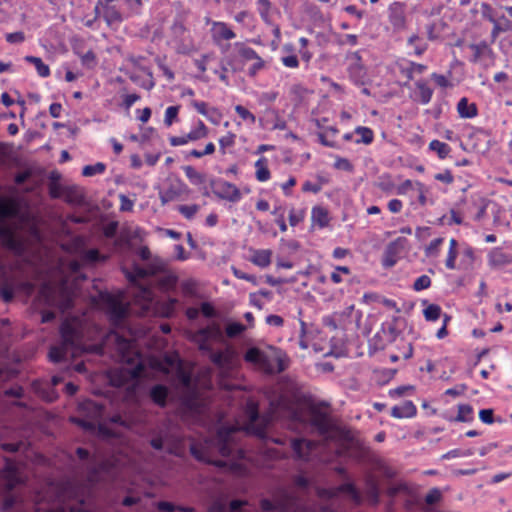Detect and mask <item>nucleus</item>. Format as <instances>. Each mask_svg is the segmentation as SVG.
<instances>
[{
    "mask_svg": "<svg viewBox=\"0 0 512 512\" xmlns=\"http://www.w3.org/2000/svg\"><path fill=\"white\" fill-rule=\"evenodd\" d=\"M79 412L82 416H73L70 421L84 431L94 432L98 429L99 433L104 436H114L115 434L105 425L99 423L103 415V406L95 401L86 400L79 404Z\"/></svg>",
    "mask_w": 512,
    "mask_h": 512,
    "instance_id": "nucleus-1",
    "label": "nucleus"
},
{
    "mask_svg": "<svg viewBox=\"0 0 512 512\" xmlns=\"http://www.w3.org/2000/svg\"><path fill=\"white\" fill-rule=\"evenodd\" d=\"M260 506L263 512H301L300 499L287 490H282L273 499H262Z\"/></svg>",
    "mask_w": 512,
    "mask_h": 512,
    "instance_id": "nucleus-2",
    "label": "nucleus"
},
{
    "mask_svg": "<svg viewBox=\"0 0 512 512\" xmlns=\"http://www.w3.org/2000/svg\"><path fill=\"white\" fill-rule=\"evenodd\" d=\"M239 429L234 426L221 427L215 437V445L218 452L223 457L237 456L242 458L244 451L236 444V434Z\"/></svg>",
    "mask_w": 512,
    "mask_h": 512,
    "instance_id": "nucleus-3",
    "label": "nucleus"
},
{
    "mask_svg": "<svg viewBox=\"0 0 512 512\" xmlns=\"http://www.w3.org/2000/svg\"><path fill=\"white\" fill-rule=\"evenodd\" d=\"M0 245L16 255H22L25 251L23 240L16 234L15 229L0 219Z\"/></svg>",
    "mask_w": 512,
    "mask_h": 512,
    "instance_id": "nucleus-4",
    "label": "nucleus"
},
{
    "mask_svg": "<svg viewBox=\"0 0 512 512\" xmlns=\"http://www.w3.org/2000/svg\"><path fill=\"white\" fill-rule=\"evenodd\" d=\"M210 186L216 197L222 200H227L232 203L240 201L242 194L236 185L222 180V179H211Z\"/></svg>",
    "mask_w": 512,
    "mask_h": 512,
    "instance_id": "nucleus-5",
    "label": "nucleus"
},
{
    "mask_svg": "<svg viewBox=\"0 0 512 512\" xmlns=\"http://www.w3.org/2000/svg\"><path fill=\"white\" fill-rule=\"evenodd\" d=\"M164 262L159 258H154L147 267H141L138 264H134L132 271L123 269L126 278L129 282L135 283L138 279H143L151 275H155L158 272L163 271Z\"/></svg>",
    "mask_w": 512,
    "mask_h": 512,
    "instance_id": "nucleus-6",
    "label": "nucleus"
},
{
    "mask_svg": "<svg viewBox=\"0 0 512 512\" xmlns=\"http://www.w3.org/2000/svg\"><path fill=\"white\" fill-rule=\"evenodd\" d=\"M309 423L322 437H328L333 430V424L328 413L316 406L310 408Z\"/></svg>",
    "mask_w": 512,
    "mask_h": 512,
    "instance_id": "nucleus-7",
    "label": "nucleus"
},
{
    "mask_svg": "<svg viewBox=\"0 0 512 512\" xmlns=\"http://www.w3.org/2000/svg\"><path fill=\"white\" fill-rule=\"evenodd\" d=\"M346 59L349 61V65L347 67L349 78L356 85H363L367 72L365 66L362 63V58L359 51L347 53Z\"/></svg>",
    "mask_w": 512,
    "mask_h": 512,
    "instance_id": "nucleus-8",
    "label": "nucleus"
},
{
    "mask_svg": "<svg viewBox=\"0 0 512 512\" xmlns=\"http://www.w3.org/2000/svg\"><path fill=\"white\" fill-rule=\"evenodd\" d=\"M144 371V366L142 363H138L133 368H122L118 371H115L111 377L110 382L113 386L123 387L129 381L138 380Z\"/></svg>",
    "mask_w": 512,
    "mask_h": 512,
    "instance_id": "nucleus-9",
    "label": "nucleus"
},
{
    "mask_svg": "<svg viewBox=\"0 0 512 512\" xmlns=\"http://www.w3.org/2000/svg\"><path fill=\"white\" fill-rule=\"evenodd\" d=\"M388 20L394 31H402L406 28L405 4L393 2L388 8Z\"/></svg>",
    "mask_w": 512,
    "mask_h": 512,
    "instance_id": "nucleus-10",
    "label": "nucleus"
},
{
    "mask_svg": "<svg viewBox=\"0 0 512 512\" xmlns=\"http://www.w3.org/2000/svg\"><path fill=\"white\" fill-rule=\"evenodd\" d=\"M317 444L313 440L305 438H293L291 439V448L294 456L298 460L308 461L311 452L316 448Z\"/></svg>",
    "mask_w": 512,
    "mask_h": 512,
    "instance_id": "nucleus-11",
    "label": "nucleus"
},
{
    "mask_svg": "<svg viewBox=\"0 0 512 512\" xmlns=\"http://www.w3.org/2000/svg\"><path fill=\"white\" fill-rule=\"evenodd\" d=\"M207 135L208 128L203 123V121L199 120L197 127L191 130L187 135L170 137V144L172 146H182L187 144L188 141H197L199 139L205 138Z\"/></svg>",
    "mask_w": 512,
    "mask_h": 512,
    "instance_id": "nucleus-12",
    "label": "nucleus"
},
{
    "mask_svg": "<svg viewBox=\"0 0 512 512\" xmlns=\"http://www.w3.org/2000/svg\"><path fill=\"white\" fill-rule=\"evenodd\" d=\"M188 190L187 185L179 179L172 181L169 187L159 192V198L163 205L167 204L186 193Z\"/></svg>",
    "mask_w": 512,
    "mask_h": 512,
    "instance_id": "nucleus-13",
    "label": "nucleus"
},
{
    "mask_svg": "<svg viewBox=\"0 0 512 512\" xmlns=\"http://www.w3.org/2000/svg\"><path fill=\"white\" fill-rule=\"evenodd\" d=\"M60 336L62 344L70 347L72 350L77 348L78 332L77 329L68 321H64L60 326Z\"/></svg>",
    "mask_w": 512,
    "mask_h": 512,
    "instance_id": "nucleus-14",
    "label": "nucleus"
},
{
    "mask_svg": "<svg viewBox=\"0 0 512 512\" xmlns=\"http://www.w3.org/2000/svg\"><path fill=\"white\" fill-rule=\"evenodd\" d=\"M235 37L236 34L225 22H212V38L216 44H218L221 40H231Z\"/></svg>",
    "mask_w": 512,
    "mask_h": 512,
    "instance_id": "nucleus-15",
    "label": "nucleus"
},
{
    "mask_svg": "<svg viewBox=\"0 0 512 512\" xmlns=\"http://www.w3.org/2000/svg\"><path fill=\"white\" fill-rule=\"evenodd\" d=\"M259 419V412L256 406H252L249 409V423L247 424V431L252 433L253 435L264 438L265 437V424H258L257 421Z\"/></svg>",
    "mask_w": 512,
    "mask_h": 512,
    "instance_id": "nucleus-16",
    "label": "nucleus"
},
{
    "mask_svg": "<svg viewBox=\"0 0 512 512\" xmlns=\"http://www.w3.org/2000/svg\"><path fill=\"white\" fill-rule=\"evenodd\" d=\"M190 452H191L192 456L196 460H198L200 462L213 464V465H215L217 467H225L227 465V462L225 460H213V459H211L209 457L205 447L193 444L190 447Z\"/></svg>",
    "mask_w": 512,
    "mask_h": 512,
    "instance_id": "nucleus-17",
    "label": "nucleus"
},
{
    "mask_svg": "<svg viewBox=\"0 0 512 512\" xmlns=\"http://www.w3.org/2000/svg\"><path fill=\"white\" fill-rule=\"evenodd\" d=\"M64 200L72 205H83L85 197L82 189L78 186H67L63 189Z\"/></svg>",
    "mask_w": 512,
    "mask_h": 512,
    "instance_id": "nucleus-18",
    "label": "nucleus"
},
{
    "mask_svg": "<svg viewBox=\"0 0 512 512\" xmlns=\"http://www.w3.org/2000/svg\"><path fill=\"white\" fill-rule=\"evenodd\" d=\"M417 409L412 401H405L391 409V416L397 419L411 418L416 415Z\"/></svg>",
    "mask_w": 512,
    "mask_h": 512,
    "instance_id": "nucleus-19",
    "label": "nucleus"
},
{
    "mask_svg": "<svg viewBox=\"0 0 512 512\" xmlns=\"http://www.w3.org/2000/svg\"><path fill=\"white\" fill-rule=\"evenodd\" d=\"M102 17L108 26L119 25L123 21V16L115 5H103Z\"/></svg>",
    "mask_w": 512,
    "mask_h": 512,
    "instance_id": "nucleus-20",
    "label": "nucleus"
},
{
    "mask_svg": "<svg viewBox=\"0 0 512 512\" xmlns=\"http://www.w3.org/2000/svg\"><path fill=\"white\" fill-rule=\"evenodd\" d=\"M400 238L397 241L391 242L385 252L382 264L385 268H391L393 267L398 260L397 254H398V247H399Z\"/></svg>",
    "mask_w": 512,
    "mask_h": 512,
    "instance_id": "nucleus-21",
    "label": "nucleus"
},
{
    "mask_svg": "<svg viewBox=\"0 0 512 512\" xmlns=\"http://www.w3.org/2000/svg\"><path fill=\"white\" fill-rule=\"evenodd\" d=\"M488 263L491 267H501L510 263V255L504 253L501 248H493L488 254Z\"/></svg>",
    "mask_w": 512,
    "mask_h": 512,
    "instance_id": "nucleus-22",
    "label": "nucleus"
},
{
    "mask_svg": "<svg viewBox=\"0 0 512 512\" xmlns=\"http://www.w3.org/2000/svg\"><path fill=\"white\" fill-rule=\"evenodd\" d=\"M264 114L267 117L266 122H268L269 119L273 121L271 126L272 130H285L287 128L286 121L280 117V113L277 109L267 107L264 111Z\"/></svg>",
    "mask_w": 512,
    "mask_h": 512,
    "instance_id": "nucleus-23",
    "label": "nucleus"
},
{
    "mask_svg": "<svg viewBox=\"0 0 512 512\" xmlns=\"http://www.w3.org/2000/svg\"><path fill=\"white\" fill-rule=\"evenodd\" d=\"M470 49L473 51V62L479 61L482 57H492L493 51L490 46L485 42L470 44Z\"/></svg>",
    "mask_w": 512,
    "mask_h": 512,
    "instance_id": "nucleus-24",
    "label": "nucleus"
},
{
    "mask_svg": "<svg viewBox=\"0 0 512 512\" xmlns=\"http://www.w3.org/2000/svg\"><path fill=\"white\" fill-rule=\"evenodd\" d=\"M167 397L168 389L164 385L157 384L153 386L150 390V398L155 404L161 407H164L166 405Z\"/></svg>",
    "mask_w": 512,
    "mask_h": 512,
    "instance_id": "nucleus-25",
    "label": "nucleus"
},
{
    "mask_svg": "<svg viewBox=\"0 0 512 512\" xmlns=\"http://www.w3.org/2000/svg\"><path fill=\"white\" fill-rule=\"evenodd\" d=\"M366 497L371 506H377L380 502V491L378 484L373 479H368L366 482Z\"/></svg>",
    "mask_w": 512,
    "mask_h": 512,
    "instance_id": "nucleus-26",
    "label": "nucleus"
},
{
    "mask_svg": "<svg viewBox=\"0 0 512 512\" xmlns=\"http://www.w3.org/2000/svg\"><path fill=\"white\" fill-rule=\"evenodd\" d=\"M457 415L449 418L450 421L470 423L473 421V407L470 404H459Z\"/></svg>",
    "mask_w": 512,
    "mask_h": 512,
    "instance_id": "nucleus-27",
    "label": "nucleus"
},
{
    "mask_svg": "<svg viewBox=\"0 0 512 512\" xmlns=\"http://www.w3.org/2000/svg\"><path fill=\"white\" fill-rule=\"evenodd\" d=\"M457 111L462 118H473L477 115V107L474 103H469L468 99L463 97L457 104Z\"/></svg>",
    "mask_w": 512,
    "mask_h": 512,
    "instance_id": "nucleus-28",
    "label": "nucleus"
},
{
    "mask_svg": "<svg viewBox=\"0 0 512 512\" xmlns=\"http://www.w3.org/2000/svg\"><path fill=\"white\" fill-rule=\"evenodd\" d=\"M311 218L314 224H317L320 228L328 225L329 218L327 210L322 206H315L311 211Z\"/></svg>",
    "mask_w": 512,
    "mask_h": 512,
    "instance_id": "nucleus-29",
    "label": "nucleus"
},
{
    "mask_svg": "<svg viewBox=\"0 0 512 512\" xmlns=\"http://www.w3.org/2000/svg\"><path fill=\"white\" fill-rule=\"evenodd\" d=\"M69 349L71 348L64 346V344L51 347L48 354L50 361L53 363H60L64 361L68 357Z\"/></svg>",
    "mask_w": 512,
    "mask_h": 512,
    "instance_id": "nucleus-30",
    "label": "nucleus"
},
{
    "mask_svg": "<svg viewBox=\"0 0 512 512\" xmlns=\"http://www.w3.org/2000/svg\"><path fill=\"white\" fill-rule=\"evenodd\" d=\"M338 493H348L353 502L360 505L363 501L361 494L356 489L355 485L351 482L343 483L336 488Z\"/></svg>",
    "mask_w": 512,
    "mask_h": 512,
    "instance_id": "nucleus-31",
    "label": "nucleus"
},
{
    "mask_svg": "<svg viewBox=\"0 0 512 512\" xmlns=\"http://www.w3.org/2000/svg\"><path fill=\"white\" fill-rule=\"evenodd\" d=\"M256 168V179L260 182H265L270 179V171L267 167V159L265 157H260L255 162Z\"/></svg>",
    "mask_w": 512,
    "mask_h": 512,
    "instance_id": "nucleus-32",
    "label": "nucleus"
},
{
    "mask_svg": "<svg viewBox=\"0 0 512 512\" xmlns=\"http://www.w3.org/2000/svg\"><path fill=\"white\" fill-rule=\"evenodd\" d=\"M427 69L423 64L409 62L407 66L401 67V73L406 76L407 80L410 81L414 78L415 74H422Z\"/></svg>",
    "mask_w": 512,
    "mask_h": 512,
    "instance_id": "nucleus-33",
    "label": "nucleus"
},
{
    "mask_svg": "<svg viewBox=\"0 0 512 512\" xmlns=\"http://www.w3.org/2000/svg\"><path fill=\"white\" fill-rule=\"evenodd\" d=\"M24 60L35 66L37 73L40 77H48L50 75V68L46 65L41 58L36 56H26Z\"/></svg>",
    "mask_w": 512,
    "mask_h": 512,
    "instance_id": "nucleus-34",
    "label": "nucleus"
},
{
    "mask_svg": "<svg viewBox=\"0 0 512 512\" xmlns=\"http://www.w3.org/2000/svg\"><path fill=\"white\" fill-rule=\"evenodd\" d=\"M251 261L253 264L259 267H267L271 263V251L270 250H257L254 252Z\"/></svg>",
    "mask_w": 512,
    "mask_h": 512,
    "instance_id": "nucleus-35",
    "label": "nucleus"
},
{
    "mask_svg": "<svg viewBox=\"0 0 512 512\" xmlns=\"http://www.w3.org/2000/svg\"><path fill=\"white\" fill-rule=\"evenodd\" d=\"M109 314L113 321H121L126 316V308L120 302L111 300Z\"/></svg>",
    "mask_w": 512,
    "mask_h": 512,
    "instance_id": "nucleus-36",
    "label": "nucleus"
},
{
    "mask_svg": "<svg viewBox=\"0 0 512 512\" xmlns=\"http://www.w3.org/2000/svg\"><path fill=\"white\" fill-rule=\"evenodd\" d=\"M186 177L189 179V181L193 185H202L206 181V177L204 174L198 172L194 167L192 166H185L183 168Z\"/></svg>",
    "mask_w": 512,
    "mask_h": 512,
    "instance_id": "nucleus-37",
    "label": "nucleus"
},
{
    "mask_svg": "<svg viewBox=\"0 0 512 512\" xmlns=\"http://www.w3.org/2000/svg\"><path fill=\"white\" fill-rule=\"evenodd\" d=\"M415 85L419 90L420 103L424 105L428 104L432 99L433 90L424 81H417Z\"/></svg>",
    "mask_w": 512,
    "mask_h": 512,
    "instance_id": "nucleus-38",
    "label": "nucleus"
},
{
    "mask_svg": "<svg viewBox=\"0 0 512 512\" xmlns=\"http://www.w3.org/2000/svg\"><path fill=\"white\" fill-rule=\"evenodd\" d=\"M429 148L436 152L440 159H445L451 151V148L447 143L439 140H432L429 144Z\"/></svg>",
    "mask_w": 512,
    "mask_h": 512,
    "instance_id": "nucleus-39",
    "label": "nucleus"
},
{
    "mask_svg": "<svg viewBox=\"0 0 512 512\" xmlns=\"http://www.w3.org/2000/svg\"><path fill=\"white\" fill-rule=\"evenodd\" d=\"M234 46L238 49L239 56L246 61L255 60L257 57H259L254 49L246 46L242 42H236L234 43Z\"/></svg>",
    "mask_w": 512,
    "mask_h": 512,
    "instance_id": "nucleus-40",
    "label": "nucleus"
},
{
    "mask_svg": "<svg viewBox=\"0 0 512 512\" xmlns=\"http://www.w3.org/2000/svg\"><path fill=\"white\" fill-rule=\"evenodd\" d=\"M355 133L359 134L361 136L360 139H357L355 141L357 144L363 143V144L368 145L373 142L374 133H373L372 129H370L369 127L358 126L355 128Z\"/></svg>",
    "mask_w": 512,
    "mask_h": 512,
    "instance_id": "nucleus-41",
    "label": "nucleus"
},
{
    "mask_svg": "<svg viewBox=\"0 0 512 512\" xmlns=\"http://www.w3.org/2000/svg\"><path fill=\"white\" fill-rule=\"evenodd\" d=\"M197 335L204 341H208L211 338H216L221 335V330L218 325L207 326L198 330Z\"/></svg>",
    "mask_w": 512,
    "mask_h": 512,
    "instance_id": "nucleus-42",
    "label": "nucleus"
},
{
    "mask_svg": "<svg viewBox=\"0 0 512 512\" xmlns=\"http://www.w3.org/2000/svg\"><path fill=\"white\" fill-rule=\"evenodd\" d=\"M263 353L264 351L257 347L249 348L244 355V360L246 362L258 365L259 362L263 360Z\"/></svg>",
    "mask_w": 512,
    "mask_h": 512,
    "instance_id": "nucleus-43",
    "label": "nucleus"
},
{
    "mask_svg": "<svg viewBox=\"0 0 512 512\" xmlns=\"http://www.w3.org/2000/svg\"><path fill=\"white\" fill-rule=\"evenodd\" d=\"M106 170V165L102 162H97L94 165H86L83 167L82 175L85 177H91L96 174H102Z\"/></svg>",
    "mask_w": 512,
    "mask_h": 512,
    "instance_id": "nucleus-44",
    "label": "nucleus"
},
{
    "mask_svg": "<svg viewBox=\"0 0 512 512\" xmlns=\"http://www.w3.org/2000/svg\"><path fill=\"white\" fill-rule=\"evenodd\" d=\"M441 307L437 304H429L424 310L423 314L427 321H436L441 315Z\"/></svg>",
    "mask_w": 512,
    "mask_h": 512,
    "instance_id": "nucleus-45",
    "label": "nucleus"
},
{
    "mask_svg": "<svg viewBox=\"0 0 512 512\" xmlns=\"http://www.w3.org/2000/svg\"><path fill=\"white\" fill-rule=\"evenodd\" d=\"M246 327L240 322H232L226 326L225 332L229 338H235L245 331Z\"/></svg>",
    "mask_w": 512,
    "mask_h": 512,
    "instance_id": "nucleus-46",
    "label": "nucleus"
},
{
    "mask_svg": "<svg viewBox=\"0 0 512 512\" xmlns=\"http://www.w3.org/2000/svg\"><path fill=\"white\" fill-rule=\"evenodd\" d=\"M5 473H6L5 489H6V491L10 492L18 484V478L16 476L15 470L10 468L9 466L6 467Z\"/></svg>",
    "mask_w": 512,
    "mask_h": 512,
    "instance_id": "nucleus-47",
    "label": "nucleus"
},
{
    "mask_svg": "<svg viewBox=\"0 0 512 512\" xmlns=\"http://www.w3.org/2000/svg\"><path fill=\"white\" fill-rule=\"evenodd\" d=\"M177 304L178 300L176 298L169 297L167 300L163 302L162 314L165 317H171L175 313Z\"/></svg>",
    "mask_w": 512,
    "mask_h": 512,
    "instance_id": "nucleus-48",
    "label": "nucleus"
},
{
    "mask_svg": "<svg viewBox=\"0 0 512 512\" xmlns=\"http://www.w3.org/2000/svg\"><path fill=\"white\" fill-rule=\"evenodd\" d=\"M180 106H169L165 111L164 123L166 126H171L177 119Z\"/></svg>",
    "mask_w": 512,
    "mask_h": 512,
    "instance_id": "nucleus-49",
    "label": "nucleus"
},
{
    "mask_svg": "<svg viewBox=\"0 0 512 512\" xmlns=\"http://www.w3.org/2000/svg\"><path fill=\"white\" fill-rule=\"evenodd\" d=\"M274 361L276 362L275 372L281 373L287 369V357L286 354L278 351L275 355Z\"/></svg>",
    "mask_w": 512,
    "mask_h": 512,
    "instance_id": "nucleus-50",
    "label": "nucleus"
},
{
    "mask_svg": "<svg viewBox=\"0 0 512 512\" xmlns=\"http://www.w3.org/2000/svg\"><path fill=\"white\" fill-rule=\"evenodd\" d=\"M318 179L319 182L317 183L306 181L302 186V190L304 192H312L314 194L319 193L322 189V184L325 182V180L322 177H319Z\"/></svg>",
    "mask_w": 512,
    "mask_h": 512,
    "instance_id": "nucleus-51",
    "label": "nucleus"
},
{
    "mask_svg": "<svg viewBox=\"0 0 512 512\" xmlns=\"http://www.w3.org/2000/svg\"><path fill=\"white\" fill-rule=\"evenodd\" d=\"M442 499V492L439 488H432L425 496V502L428 505L438 503Z\"/></svg>",
    "mask_w": 512,
    "mask_h": 512,
    "instance_id": "nucleus-52",
    "label": "nucleus"
},
{
    "mask_svg": "<svg viewBox=\"0 0 512 512\" xmlns=\"http://www.w3.org/2000/svg\"><path fill=\"white\" fill-rule=\"evenodd\" d=\"M235 112L245 121H249L252 124L256 122L255 115L242 105H236Z\"/></svg>",
    "mask_w": 512,
    "mask_h": 512,
    "instance_id": "nucleus-53",
    "label": "nucleus"
},
{
    "mask_svg": "<svg viewBox=\"0 0 512 512\" xmlns=\"http://www.w3.org/2000/svg\"><path fill=\"white\" fill-rule=\"evenodd\" d=\"M199 206L196 204L193 205H181L178 208V211L186 218L192 219L195 214L198 212Z\"/></svg>",
    "mask_w": 512,
    "mask_h": 512,
    "instance_id": "nucleus-54",
    "label": "nucleus"
},
{
    "mask_svg": "<svg viewBox=\"0 0 512 512\" xmlns=\"http://www.w3.org/2000/svg\"><path fill=\"white\" fill-rule=\"evenodd\" d=\"M431 285V279L429 276L427 275H421L420 277H418L415 281H414V284H413V289L415 291H421V290H424V289H427L429 288Z\"/></svg>",
    "mask_w": 512,
    "mask_h": 512,
    "instance_id": "nucleus-55",
    "label": "nucleus"
},
{
    "mask_svg": "<svg viewBox=\"0 0 512 512\" xmlns=\"http://www.w3.org/2000/svg\"><path fill=\"white\" fill-rule=\"evenodd\" d=\"M444 239L442 237L435 238L430 242V244L425 249V254L427 257L437 255L439 246L443 243Z\"/></svg>",
    "mask_w": 512,
    "mask_h": 512,
    "instance_id": "nucleus-56",
    "label": "nucleus"
},
{
    "mask_svg": "<svg viewBox=\"0 0 512 512\" xmlns=\"http://www.w3.org/2000/svg\"><path fill=\"white\" fill-rule=\"evenodd\" d=\"M258 366H260L267 373H275V366L273 361L265 352L263 353V360L259 362Z\"/></svg>",
    "mask_w": 512,
    "mask_h": 512,
    "instance_id": "nucleus-57",
    "label": "nucleus"
},
{
    "mask_svg": "<svg viewBox=\"0 0 512 512\" xmlns=\"http://www.w3.org/2000/svg\"><path fill=\"white\" fill-rule=\"evenodd\" d=\"M234 140L235 134L230 132L219 139L220 151L222 152V154H225L226 147H231L234 145Z\"/></svg>",
    "mask_w": 512,
    "mask_h": 512,
    "instance_id": "nucleus-58",
    "label": "nucleus"
},
{
    "mask_svg": "<svg viewBox=\"0 0 512 512\" xmlns=\"http://www.w3.org/2000/svg\"><path fill=\"white\" fill-rule=\"evenodd\" d=\"M108 421L111 424H115L124 428L130 427V421L120 414L112 415L111 417H109Z\"/></svg>",
    "mask_w": 512,
    "mask_h": 512,
    "instance_id": "nucleus-59",
    "label": "nucleus"
},
{
    "mask_svg": "<svg viewBox=\"0 0 512 512\" xmlns=\"http://www.w3.org/2000/svg\"><path fill=\"white\" fill-rule=\"evenodd\" d=\"M479 418L485 424H492L494 422V412L492 409H482L479 412Z\"/></svg>",
    "mask_w": 512,
    "mask_h": 512,
    "instance_id": "nucleus-60",
    "label": "nucleus"
},
{
    "mask_svg": "<svg viewBox=\"0 0 512 512\" xmlns=\"http://www.w3.org/2000/svg\"><path fill=\"white\" fill-rule=\"evenodd\" d=\"M265 66L264 60L259 56L254 60V63L249 68L248 74L250 76H255L261 69Z\"/></svg>",
    "mask_w": 512,
    "mask_h": 512,
    "instance_id": "nucleus-61",
    "label": "nucleus"
},
{
    "mask_svg": "<svg viewBox=\"0 0 512 512\" xmlns=\"http://www.w3.org/2000/svg\"><path fill=\"white\" fill-rule=\"evenodd\" d=\"M338 43L340 45L356 46L358 44V37L355 34H345L339 39Z\"/></svg>",
    "mask_w": 512,
    "mask_h": 512,
    "instance_id": "nucleus-62",
    "label": "nucleus"
},
{
    "mask_svg": "<svg viewBox=\"0 0 512 512\" xmlns=\"http://www.w3.org/2000/svg\"><path fill=\"white\" fill-rule=\"evenodd\" d=\"M96 56L92 50L87 51L85 54L81 56V62L83 65L87 67L95 66Z\"/></svg>",
    "mask_w": 512,
    "mask_h": 512,
    "instance_id": "nucleus-63",
    "label": "nucleus"
},
{
    "mask_svg": "<svg viewBox=\"0 0 512 512\" xmlns=\"http://www.w3.org/2000/svg\"><path fill=\"white\" fill-rule=\"evenodd\" d=\"M24 40H25V35L21 31L14 32V33H8L6 35V41L11 44L22 43Z\"/></svg>",
    "mask_w": 512,
    "mask_h": 512,
    "instance_id": "nucleus-64",
    "label": "nucleus"
}]
</instances>
